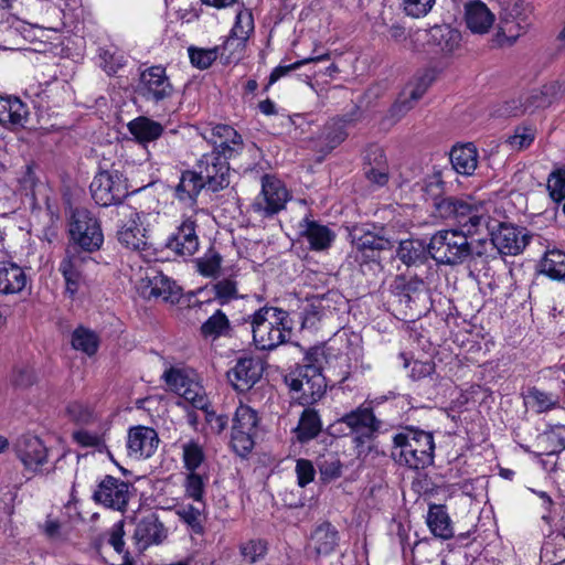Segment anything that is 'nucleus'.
I'll list each match as a JSON object with an SVG mask.
<instances>
[{
	"label": "nucleus",
	"mask_w": 565,
	"mask_h": 565,
	"mask_svg": "<svg viewBox=\"0 0 565 565\" xmlns=\"http://www.w3.org/2000/svg\"><path fill=\"white\" fill-rule=\"evenodd\" d=\"M536 130L533 127L520 126L516 127L513 135L507 139V145L515 151H521L529 148L534 141Z\"/></svg>",
	"instance_id": "nucleus-49"
},
{
	"label": "nucleus",
	"mask_w": 565,
	"mask_h": 565,
	"mask_svg": "<svg viewBox=\"0 0 565 565\" xmlns=\"http://www.w3.org/2000/svg\"><path fill=\"white\" fill-rule=\"evenodd\" d=\"M262 371L258 361L250 358L239 359L227 372V379L235 390L246 391L260 379Z\"/></svg>",
	"instance_id": "nucleus-22"
},
{
	"label": "nucleus",
	"mask_w": 565,
	"mask_h": 565,
	"mask_svg": "<svg viewBox=\"0 0 565 565\" xmlns=\"http://www.w3.org/2000/svg\"><path fill=\"white\" fill-rule=\"evenodd\" d=\"M136 93L146 102L153 104H159L170 98L173 94V86L166 68L156 65L143 70L140 73Z\"/></svg>",
	"instance_id": "nucleus-10"
},
{
	"label": "nucleus",
	"mask_w": 565,
	"mask_h": 565,
	"mask_svg": "<svg viewBox=\"0 0 565 565\" xmlns=\"http://www.w3.org/2000/svg\"><path fill=\"white\" fill-rule=\"evenodd\" d=\"M554 85H546L541 90H533L524 100L512 99L507 102L501 114L503 116H521L527 111H534L537 108H545L552 103Z\"/></svg>",
	"instance_id": "nucleus-19"
},
{
	"label": "nucleus",
	"mask_w": 565,
	"mask_h": 565,
	"mask_svg": "<svg viewBox=\"0 0 565 565\" xmlns=\"http://www.w3.org/2000/svg\"><path fill=\"white\" fill-rule=\"evenodd\" d=\"M167 537L163 524L153 514L141 519L134 533V540L138 551L142 552L151 545H158Z\"/></svg>",
	"instance_id": "nucleus-21"
},
{
	"label": "nucleus",
	"mask_w": 565,
	"mask_h": 565,
	"mask_svg": "<svg viewBox=\"0 0 565 565\" xmlns=\"http://www.w3.org/2000/svg\"><path fill=\"white\" fill-rule=\"evenodd\" d=\"M429 82L425 78H418L408 84L403 90L398 100L391 107V115L396 119L404 116L414 106V103L423 97L428 88Z\"/></svg>",
	"instance_id": "nucleus-29"
},
{
	"label": "nucleus",
	"mask_w": 565,
	"mask_h": 565,
	"mask_svg": "<svg viewBox=\"0 0 565 565\" xmlns=\"http://www.w3.org/2000/svg\"><path fill=\"white\" fill-rule=\"evenodd\" d=\"M202 509L193 505H185L178 510L180 519L188 524L195 534L203 533Z\"/></svg>",
	"instance_id": "nucleus-52"
},
{
	"label": "nucleus",
	"mask_w": 565,
	"mask_h": 565,
	"mask_svg": "<svg viewBox=\"0 0 565 565\" xmlns=\"http://www.w3.org/2000/svg\"><path fill=\"white\" fill-rule=\"evenodd\" d=\"M204 138L214 146L212 152H217L228 160L239 154L244 148L241 135L228 125H216L206 130Z\"/></svg>",
	"instance_id": "nucleus-16"
},
{
	"label": "nucleus",
	"mask_w": 565,
	"mask_h": 565,
	"mask_svg": "<svg viewBox=\"0 0 565 565\" xmlns=\"http://www.w3.org/2000/svg\"><path fill=\"white\" fill-rule=\"evenodd\" d=\"M98 57L100 67L108 75L116 74L126 64L124 53L114 45L100 47Z\"/></svg>",
	"instance_id": "nucleus-41"
},
{
	"label": "nucleus",
	"mask_w": 565,
	"mask_h": 565,
	"mask_svg": "<svg viewBox=\"0 0 565 565\" xmlns=\"http://www.w3.org/2000/svg\"><path fill=\"white\" fill-rule=\"evenodd\" d=\"M196 167L198 173L209 190L217 192L230 185L228 160L222 158L220 153L203 154Z\"/></svg>",
	"instance_id": "nucleus-12"
},
{
	"label": "nucleus",
	"mask_w": 565,
	"mask_h": 565,
	"mask_svg": "<svg viewBox=\"0 0 565 565\" xmlns=\"http://www.w3.org/2000/svg\"><path fill=\"white\" fill-rule=\"evenodd\" d=\"M350 237L359 250H383L392 245L390 239L365 230L364 226H353Z\"/></svg>",
	"instance_id": "nucleus-34"
},
{
	"label": "nucleus",
	"mask_w": 565,
	"mask_h": 565,
	"mask_svg": "<svg viewBox=\"0 0 565 565\" xmlns=\"http://www.w3.org/2000/svg\"><path fill=\"white\" fill-rule=\"evenodd\" d=\"M29 116L28 106L17 97L0 96V124L6 127L23 126Z\"/></svg>",
	"instance_id": "nucleus-28"
},
{
	"label": "nucleus",
	"mask_w": 565,
	"mask_h": 565,
	"mask_svg": "<svg viewBox=\"0 0 565 565\" xmlns=\"http://www.w3.org/2000/svg\"><path fill=\"white\" fill-rule=\"evenodd\" d=\"M463 21L473 34H486L495 21V14L480 0H470L463 6Z\"/></svg>",
	"instance_id": "nucleus-20"
},
{
	"label": "nucleus",
	"mask_w": 565,
	"mask_h": 565,
	"mask_svg": "<svg viewBox=\"0 0 565 565\" xmlns=\"http://www.w3.org/2000/svg\"><path fill=\"white\" fill-rule=\"evenodd\" d=\"M437 206L443 216L456 218L462 230L451 228L435 233L427 245L431 258L439 264L458 265L468 257H483L480 245L473 246L468 241V234L487 225L488 210L484 204L476 203L470 198H447Z\"/></svg>",
	"instance_id": "nucleus-1"
},
{
	"label": "nucleus",
	"mask_w": 565,
	"mask_h": 565,
	"mask_svg": "<svg viewBox=\"0 0 565 565\" xmlns=\"http://www.w3.org/2000/svg\"><path fill=\"white\" fill-rule=\"evenodd\" d=\"M253 341L259 350H274L286 343L292 331L289 313L276 307H263L249 318Z\"/></svg>",
	"instance_id": "nucleus-3"
},
{
	"label": "nucleus",
	"mask_w": 565,
	"mask_h": 565,
	"mask_svg": "<svg viewBox=\"0 0 565 565\" xmlns=\"http://www.w3.org/2000/svg\"><path fill=\"white\" fill-rule=\"evenodd\" d=\"M258 423L257 414L247 405H239L235 412L232 429L255 431Z\"/></svg>",
	"instance_id": "nucleus-50"
},
{
	"label": "nucleus",
	"mask_w": 565,
	"mask_h": 565,
	"mask_svg": "<svg viewBox=\"0 0 565 565\" xmlns=\"http://www.w3.org/2000/svg\"><path fill=\"white\" fill-rule=\"evenodd\" d=\"M199 271L205 277H214L217 275L221 268V257L218 255H212L210 257L202 258L199 264Z\"/></svg>",
	"instance_id": "nucleus-64"
},
{
	"label": "nucleus",
	"mask_w": 565,
	"mask_h": 565,
	"mask_svg": "<svg viewBox=\"0 0 565 565\" xmlns=\"http://www.w3.org/2000/svg\"><path fill=\"white\" fill-rule=\"evenodd\" d=\"M541 271L555 280L565 278V253L550 250L541 262Z\"/></svg>",
	"instance_id": "nucleus-38"
},
{
	"label": "nucleus",
	"mask_w": 565,
	"mask_h": 565,
	"mask_svg": "<svg viewBox=\"0 0 565 565\" xmlns=\"http://www.w3.org/2000/svg\"><path fill=\"white\" fill-rule=\"evenodd\" d=\"M342 121L333 122L326 128L324 141L328 149H333L340 145L347 137Z\"/></svg>",
	"instance_id": "nucleus-61"
},
{
	"label": "nucleus",
	"mask_w": 565,
	"mask_h": 565,
	"mask_svg": "<svg viewBox=\"0 0 565 565\" xmlns=\"http://www.w3.org/2000/svg\"><path fill=\"white\" fill-rule=\"evenodd\" d=\"M479 153L471 143L456 145L450 151V162L454 170L462 175H472L478 167Z\"/></svg>",
	"instance_id": "nucleus-27"
},
{
	"label": "nucleus",
	"mask_w": 565,
	"mask_h": 565,
	"mask_svg": "<svg viewBox=\"0 0 565 565\" xmlns=\"http://www.w3.org/2000/svg\"><path fill=\"white\" fill-rule=\"evenodd\" d=\"M296 475L297 482L302 488L312 482L316 475L312 462L307 459H298L296 462Z\"/></svg>",
	"instance_id": "nucleus-63"
},
{
	"label": "nucleus",
	"mask_w": 565,
	"mask_h": 565,
	"mask_svg": "<svg viewBox=\"0 0 565 565\" xmlns=\"http://www.w3.org/2000/svg\"><path fill=\"white\" fill-rule=\"evenodd\" d=\"M66 414L71 420L79 425L95 424L100 417L95 406L85 401L70 402L66 406Z\"/></svg>",
	"instance_id": "nucleus-37"
},
{
	"label": "nucleus",
	"mask_w": 565,
	"mask_h": 565,
	"mask_svg": "<svg viewBox=\"0 0 565 565\" xmlns=\"http://www.w3.org/2000/svg\"><path fill=\"white\" fill-rule=\"evenodd\" d=\"M66 85L57 79L45 83H30L25 87V95L33 99L39 107L58 106L62 102V93H65Z\"/></svg>",
	"instance_id": "nucleus-23"
},
{
	"label": "nucleus",
	"mask_w": 565,
	"mask_h": 565,
	"mask_svg": "<svg viewBox=\"0 0 565 565\" xmlns=\"http://www.w3.org/2000/svg\"><path fill=\"white\" fill-rule=\"evenodd\" d=\"M532 8L525 0H509L503 8L495 35L499 46L513 44L531 25Z\"/></svg>",
	"instance_id": "nucleus-4"
},
{
	"label": "nucleus",
	"mask_w": 565,
	"mask_h": 565,
	"mask_svg": "<svg viewBox=\"0 0 565 565\" xmlns=\"http://www.w3.org/2000/svg\"><path fill=\"white\" fill-rule=\"evenodd\" d=\"M72 345L75 350L90 356L97 352L99 340L95 332L85 328H77L72 335Z\"/></svg>",
	"instance_id": "nucleus-44"
},
{
	"label": "nucleus",
	"mask_w": 565,
	"mask_h": 565,
	"mask_svg": "<svg viewBox=\"0 0 565 565\" xmlns=\"http://www.w3.org/2000/svg\"><path fill=\"white\" fill-rule=\"evenodd\" d=\"M181 449L184 468L188 471H195L205 459L203 446L190 439L181 445Z\"/></svg>",
	"instance_id": "nucleus-43"
},
{
	"label": "nucleus",
	"mask_w": 565,
	"mask_h": 565,
	"mask_svg": "<svg viewBox=\"0 0 565 565\" xmlns=\"http://www.w3.org/2000/svg\"><path fill=\"white\" fill-rule=\"evenodd\" d=\"M188 52L191 64L200 70L210 67L218 56L224 57L227 61L236 58L235 52L224 51L223 45L211 49L190 46Z\"/></svg>",
	"instance_id": "nucleus-35"
},
{
	"label": "nucleus",
	"mask_w": 565,
	"mask_h": 565,
	"mask_svg": "<svg viewBox=\"0 0 565 565\" xmlns=\"http://www.w3.org/2000/svg\"><path fill=\"white\" fill-rule=\"evenodd\" d=\"M527 244V234L524 228L512 224L502 223L498 230L492 233L489 242L479 243L483 256L490 257L494 249L504 255H518Z\"/></svg>",
	"instance_id": "nucleus-8"
},
{
	"label": "nucleus",
	"mask_w": 565,
	"mask_h": 565,
	"mask_svg": "<svg viewBox=\"0 0 565 565\" xmlns=\"http://www.w3.org/2000/svg\"><path fill=\"white\" fill-rule=\"evenodd\" d=\"M547 189L554 201L559 202L565 199V169H556L550 174Z\"/></svg>",
	"instance_id": "nucleus-58"
},
{
	"label": "nucleus",
	"mask_w": 565,
	"mask_h": 565,
	"mask_svg": "<svg viewBox=\"0 0 565 565\" xmlns=\"http://www.w3.org/2000/svg\"><path fill=\"white\" fill-rule=\"evenodd\" d=\"M90 193L98 205L110 206L120 203L128 195V189L119 172L102 171L93 179Z\"/></svg>",
	"instance_id": "nucleus-11"
},
{
	"label": "nucleus",
	"mask_w": 565,
	"mask_h": 565,
	"mask_svg": "<svg viewBox=\"0 0 565 565\" xmlns=\"http://www.w3.org/2000/svg\"><path fill=\"white\" fill-rule=\"evenodd\" d=\"M205 479L195 471H189L184 481L186 497L196 502H202L204 495Z\"/></svg>",
	"instance_id": "nucleus-54"
},
{
	"label": "nucleus",
	"mask_w": 565,
	"mask_h": 565,
	"mask_svg": "<svg viewBox=\"0 0 565 565\" xmlns=\"http://www.w3.org/2000/svg\"><path fill=\"white\" fill-rule=\"evenodd\" d=\"M436 0H399L403 12L412 18L426 17L435 6Z\"/></svg>",
	"instance_id": "nucleus-53"
},
{
	"label": "nucleus",
	"mask_w": 565,
	"mask_h": 565,
	"mask_svg": "<svg viewBox=\"0 0 565 565\" xmlns=\"http://www.w3.org/2000/svg\"><path fill=\"white\" fill-rule=\"evenodd\" d=\"M184 402L191 404L194 408L206 411L209 399L204 388L198 382L190 384L179 394Z\"/></svg>",
	"instance_id": "nucleus-51"
},
{
	"label": "nucleus",
	"mask_w": 565,
	"mask_h": 565,
	"mask_svg": "<svg viewBox=\"0 0 565 565\" xmlns=\"http://www.w3.org/2000/svg\"><path fill=\"white\" fill-rule=\"evenodd\" d=\"M159 445V437L153 428L136 426L129 429L127 438L128 456L140 460L151 457Z\"/></svg>",
	"instance_id": "nucleus-18"
},
{
	"label": "nucleus",
	"mask_w": 565,
	"mask_h": 565,
	"mask_svg": "<svg viewBox=\"0 0 565 565\" xmlns=\"http://www.w3.org/2000/svg\"><path fill=\"white\" fill-rule=\"evenodd\" d=\"M146 288L148 297L161 298L167 302H178L181 297V288L163 274H156L148 279Z\"/></svg>",
	"instance_id": "nucleus-30"
},
{
	"label": "nucleus",
	"mask_w": 565,
	"mask_h": 565,
	"mask_svg": "<svg viewBox=\"0 0 565 565\" xmlns=\"http://www.w3.org/2000/svg\"><path fill=\"white\" fill-rule=\"evenodd\" d=\"M287 381L291 391L300 393L297 398L303 405L316 403L326 393V379L315 365L300 366Z\"/></svg>",
	"instance_id": "nucleus-7"
},
{
	"label": "nucleus",
	"mask_w": 565,
	"mask_h": 565,
	"mask_svg": "<svg viewBox=\"0 0 565 565\" xmlns=\"http://www.w3.org/2000/svg\"><path fill=\"white\" fill-rule=\"evenodd\" d=\"M199 211L192 209L184 213L177 231L169 237L167 246L182 256H192L199 249V237L195 232Z\"/></svg>",
	"instance_id": "nucleus-14"
},
{
	"label": "nucleus",
	"mask_w": 565,
	"mask_h": 565,
	"mask_svg": "<svg viewBox=\"0 0 565 565\" xmlns=\"http://www.w3.org/2000/svg\"><path fill=\"white\" fill-rule=\"evenodd\" d=\"M231 326L227 317L217 310L213 313L201 327V333L204 338H216L226 335L230 332Z\"/></svg>",
	"instance_id": "nucleus-42"
},
{
	"label": "nucleus",
	"mask_w": 565,
	"mask_h": 565,
	"mask_svg": "<svg viewBox=\"0 0 565 565\" xmlns=\"http://www.w3.org/2000/svg\"><path fill=\"white\" fill-rule=\"evenodd\" d=\"M254 31L253 14L248 10H242L236 14L235 24L231 36L224 42V51H234L236 58H239L249 34Z\"/></svg>",
	"instance_id": "nucleus-24"
},
{
	"label": "nucleus",
	"mask_w": 565,
	"mask_h": 565,
	"mask_svg": "<svg viewBox=\"0 0 565 565\" xmlns=\"http://www.w3.org/2000/svg\"><path fill=\"white\" fill-rule=\"evenodd\" d=\"M338 541V531L330 523H322L312 532L309 548L318 555H329L334 551Z\"/></svg>",
	"instance_id": "nucleus-31"
},
{
	"label": "nucleus",
	"mask_w": 565,
	"mask_h": 565,
	"mask_svg": "<svg viewBox=\"0 0 565 565\" xmlns=\"http://www.w3.org/2000/svg\"><path fill=\"white\" fill-rule=\"evenodd\" d=\"M342 423L347 424L353 430L367 429L373 431L377 428L376 419L373 412L370 408H358L341 419Z\"/></svg>",
	"instance_id": "nucleus-39"
},
{
	"label": "nucleus",
	"mask_w": 565,
	"mask_h": 565,
	"mask_svg": "<svg viewBox=\"0 0 565 565\" xmlns=\"http://www.w3.org/2000/svg\"><path fill=\"white\" fill-rule=\"evenodd\" d=\"M214 291L221 303H225L237 297L236 282L232 279H223L217 281L214 285Z\"/></svg>",
	"instance_id": "nucleus-62"
},
{
	"label": "nucleus",
	"mask_w": 565,
	"mask_h": 565,
	"mask_svg": "<svg viewBox=\"0 0 565 565\" xmlns=\"http://www.w3.org/2000/svg\"><path fill=\"white\" fill-rule=\"evenodd\" d=\"M319 472L322 481L330 482L340 478L342 473V465L335 456H328L320 460Z\"/></svg>",
	"instance_id": "nucleus-56"
},
{
	"label": "nucleus",
	"mask_w": 565,
	"mask_h": 565,
	"mask_svg": "<svg viewBox=\"0 0 565 565\" xmlns=\"http://www.w3.org/2000/svg\"><path fill=\"white\" fill-rule=\"evenodd\" d=\"M267 552V545L264 541L252 540L241 546V554L248 563H255L263 558Z\"/></svg>",
	"instance_id": "nucleus-59"
},
{
	"label": "nucleus",
	"mask_w": 565,
	"mask_h": 565,
	"mask_svg": "<svg viewBox=\"0 0 565 565\" xmlns=\"http://www.w3.org/2000/svg\"><path fill=\"white\" fill-rule=\"evenodd\" d=\"M118 215L122 217L121 224L117 231L119 243L130 249H141L146 246L150 233L158 228H147L141 221L140 212L131 206L121 205L118 209Z\"/></svg>",
	"instance_id": "nucleus-9"
},
{
	"label": "nucleus",
	"mask_w": 565,
	"mask_h": 565,
	"mask_svg": "<svg viewBox=\"0 0 565 565\" xmlns=\"http://www.w3.org/2000/svg\"><path fill=\"white\" fill-rule=\"evenodd\" d=\"M431 36L445 53L454 52L460 44V33L449 26L435 28Z\"/></svg>",
	"instance_id": "nucleus-48"
},
{
	"label": "nucleus",
	"mask_w": 565,
	"mask_h": 565,
	"mask_svg": "<svg viewBox=\"0 0 565 565\" xmlns=\"http://www.w3.org/2000/svg\"><path fill=\"white\" fill-rule=\"evenodd\" d=\"M328 58H329L328 54H322V55H319V56H312V57L303 58V60L297 61V62H295L292 64H289V65H284V66L279 65V66L275 67L273 70V72L270 73L268 86H270L274 83H276L279 78L286 76L289 72L298 70L299 67H301L305 64H308L310 62L324 61V60H328Z\"/></svg>",
	"instance_id": "nucleus-57"
},
{
	"label": "nucleus",
	"mask_w": 565,
	"mask_h": 565,
	"mask_svg": "<svg viewBox=\"0 0 565 565\" xmlns=\"http://www.w3.org/2000/svg\"><path fill=\"white\" fill-rule=\"evenodd\" d=\"M162 379L169 388L177 394L181 393V390H184L192 383H195L194 374L190 373L186 370L179 367H170L163 374Z\"/></svg>",
	"instance_id": "nucleus-45"
},
{
	"label": "nucleus",
	"mask_w": 565,
	"mask_h": 565,
	"mask_svg": "<svg viewBox=\"0 0 565 565\" xmlns=\"http://www.w3.org/2000/svg\"><path fill=\"white\" fill-rule=\"evenodd\" d=\"M130 497L129 484L118 478L106 476L94 491L93 499L96 503L124 512Z\"/></svg>",
	"instance_id": "nucleus-13"
},
{
	"label": "nucleus",
	"mask_w": 565,
	"mask_h": 565,
	"mask_svg": "<svg viewBox=\"0 0 565 565\" xmlns=\"http://www.w3.org/2000/svg\"><path fill=\"white\" fill-rule=\"evenodd\" d=\"M426 523L436 537L449 540L454 536L451 520L444 505L431 504L428 509Z\"/></svg>",
	"instance_id": "nucleus-32"
},
{
	"label": "nucleus",
	"mask_w": 565,
	"mask_h": 565,
	"mask_svg": "<svg viewBox=\"0 0 565 565\" xmlns=\"http://www.w3.org/2000/svg\"><path fill=\"white\" fill-rule=\"evenodd\" d=\"M435 443L431 433L405 427L393 437L392 456L399 465L423 469L434 461Z\"/></svg>",
	"instance_id": "nucleus-2"
},
{
	"label": "nucleus",
	"mask_w": 565,
	"mask_h": 565,
	"mask_svg": "<svg viewBox=\"0 0 565 565\" xmlns=\"http://www.w3.org/2000/svg\"><path fill=\"white\" fill-rule=\"evenodd\" d=\"M38 381V374L33 366L22 365L14 370L12 383L20 388H28Z\"/></svg>",
	"instance_id": "nucleus-60"
},
{
	"label": "nucleus",
	"mask_w": 565,
	"mask_h": 565,
	"mask_svg": "<svg viewBox=\"0 0 565 565\" xmlns=\"http://www.w3.org/2000/svg\"><path fill=\"white\" fill-rule=\"evenodd\" d=\"M129 132L140 143H147L157 140L163 132L160 122L148 117H138L128 124Z\"/></svg>",
	"instance_id": "nucleus-36"
},
{
	"label": "nucleus",
	"mask_w": 565,
	"mask_h": 565,
	"mask_svg": "<svg viewBox=\"0 0 565 565\" xmlns=\"http://www.w3.org/2000/svg\"><path fill=\"white\" fill-rule=\"evenodd\" d=\"M24 269L13 262H0V294H20L28 284Z\"/></svg>",
	"instance_id": "nucleus-26"
},
{
	"label": "nucleus",
	"mask_w": 565,
	"mask_h": 565,
	"mask_svg": "<svg viewBox=\"0 0 565 565\" xmlns=\"http://www.w3.org/2000/svg\"><path fill=\"white\" fill-rule=\"evenodd\" d=\"M320 429L321 423L318 414L313 409H305L296 428L297 438L300 441L310 440L319 434Z\"/></svg>",
	"instance_id": "nucleus-40"
},
{
	"label": "nucleus",
	"mask_w": 565,
	"mask_h": 565,
	"mask_svg": "<svg viewBox=\"0 0 565 565\" xmlns=\"http://www.w3.org/2000/svg\"><path fill=\"white\" fill-rule=\"evenodd\" d=\"M72 241L85 252L99 249L104 242L100 225L94 215L85 210H75L70 224Z\"/></svg>",
	"instance_id": "nucleus-6"
},
{
	"label": "nucleus",
	"mask_w": 565,
	"mask_h": 565,
	"mask_svg": "<svg viewBox=\"0 0 565 565\" xmlns=\"http://www.w3.org/2000/svg\"><path fill=\"white\" fill-rule=\"evenodd\" d=\"M205 186L198 171H183L175 186V196L179 201L190 202L194 205L201 190Z\"/></svg>",
	"instance_id": "nucleus-33"
},
{
	"label": "nucleus",
	"mask_w": 565,
	"mask_h": 565,
	"mask_svg": "<svg viewBox=\"0 0 565 565\" xmlns=\"http://www.w3.org/2000/svg\"><path fill=\"white\" fill-rule=\"evenodd\" d=\"M526 404L537 413H544L556 406L557 397L536 387H531L526 394Z\"/></svg>",
	"instance_id": "nucleus-47"
},
{
	"label": "nucleus",
	"mask_w": 565,
	"mask_h": 565,
	"mask_svg": "<svg viewBox=\"0 0 565 565\" xmlns=\"http://www.w3.org/2000/svg\"><path fill=\"white\" fill-rule=\"evenodd\" d=\"M299 233L309 243L310 248L317 252L328 249L335 238L332 230L309 217L299 223Z\"/></svg>",
	"instance_id": "nucleus-25"
},
{
	"label": "nucleus",
	"mask_w": 565,
	"mask_h": 565,
	"mask_svg": "<svg viewBox=\"0 0 565 565\" xmlns=\"http://www.w3.org/2000/svg\"><path fill=\"white\" fill-rule=\"evenodd\" d=\"M291 194L285 183L275 175L262 178V191L255 198L252 209L262 217H270L286 207Z\"/></svg>",
	"instance_id": "nucleus-5"
},
{
	"label": "nucleus",
	"mask_w": 565,
	"mask_h": 565,
	"mask_svg": "<svg viewBox=\"0 0 565 565\" xmlns=\"http://www.w3.org/2000/svg\"><path fill=\"white\" fill-rule=\"evenodd\" d=\"M14 451L26 470L39 472L47 462L49 450L34 435H22L14 443Z\"/></svg>",
	"instance_id": "nucleus-15"
},
{
	"label": "nucleus",
	"mask_w": 565,
	"mask_h": 565,
	"mask_svg": "<svg viewBox=\"0 0 565 565\" xmlns=\"http://www.w3.org/2000/svg\"><path fill=\"white\" fill-rule=\"evenodd\" d=\"M255 431L232 429V446L239 456L247 455L254 447Z\"/></svg>",
	"instance_id": "nucleus-55"
},
{
	"label": "nucleus",
	"mask_w": 565,
	"mask_h": 565,
	"mask_svg": "<svg viewBox=\"0 0 565 565\" xmlns=\"http://www.w3.org/2000/svg\"><path fill=\"white\" fill-rule=\"evenodd\" d=\"M89 263H92V258L76 247L66 250V256L61 262L58 270L65 279L66 291L71 296H74L84 282V267Z\"/></svg>",
	"instance_id": "nucleus-17"
},
{
	"label": "nucleus",
	"mask_w": 565,
	"mask_h": 565,
	"mask_svg": "<svg viewBox=\"0 0 565 565\" xmlns=\"http://www.w3.org/2000/svg\"><path fill=\"white\" fill-rule=\"evenodd\" d=\"M426 252L428 250L420 241L407 239L399 243L397 255L404 264L411 265L424 259Z\"/></svg>",
	"instance_id": "nucleus-46"
}]
</instances>
